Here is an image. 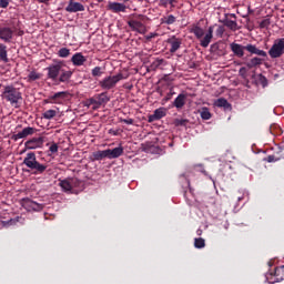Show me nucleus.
<instances>
[{
  "mask_svg": "<svg viewBox=\"0 0 284 284\" xmlns=\"http://www.w3.org/2000/svg\"><path fill=\"white\" fill-rule=\"evenodd\" d=\"M48 79L51 81H58V83H70L73 72L63 69V63L55 62L45 68Z\"/></svg>",
  "mask_w": 284,
  "mask_h": 284,
  "instance_id": "f257e3e1",
  "label": "nucleus"
},
{
  "mask_svg": "<svg viewBox=\"0 0 284 284\" xmlns=\"http://www.w3.org/2000/svg\"><path fill=\"white\" fill-rule=\"evenodd\" d=\"M230 48L234 57H236L237 59H243L245 57V50L246 52H250V54H256L257 57H267V52H265L264 50L257 49L256 44H252V43L243 45L236 42H232L230 44Z\"/></svg>",
  "mask_w": 284,
  "mask_h": 284,
  "instance_id": "f03ea898",
  "label": "nucleus"
},
{
  "mask_svg": "<svg viewBox=\"0 0 284 284\" xmlns=\"http://www.w3.org/2000/svg\"><path fill=\"white\" fill-rule=\"evenodd\" d=\"M23 165H26V168H29V172H32V174L36 175L43 174V172L48 170V165L37 161V153L34 152L27 153L23 160Z\"/></svg>",
  "mask_w": 284,
  "mask_h": 284,
  "instance_id": "7ed1b4c3",
  "label": "nucleus"
},
{
  "mask_svg": "<svg viewBox=\"0 0 284 284\" xmlns=\"http://www.w3.org/2000/svg\"><path fill=\"white\" fill-rule=\"evenodd\" d=\"M2 99L11 103L12 105H17L21 99H23L22 94L19 92V89L14 88V85H6L3 88Z\"/></svg>",
  "mask_w": 284,
  "mask_h": 284,
  "instance_id": "20e7f679",
  "label": "nucleus"
},
{
  "mask_svg": "<svg viewBox=\"0 0 284 284\" xmlns=\"http://www.w3.org/2000/svg\"><path fill=\"white\" fill-rule=\"evenodd\" d=\"M119 81H123V73L108 75L99 82V85L102 90H113Z\"/></svg>",
  "mask_w": 284,
  "mask_h": 284,
  "instance_id": "39448f33",
  "label": "nucleus"
},
{
  "mask_svg": "<svg viewBox=\"0 0 284 284\" xmlns=\"http://www.w3.org/2000/svg\"><path fill=\"white\" fill-rule=\"evenodd\" d=\"M284 54V38L276 39L268 50L271 59H281Z\"/></svg>",
  "mask_w": 284,
  "mask_h": 284,
  "instance_id": "423d86ee",
  "label": "nucleus"
},
{
  "mask_svg": "<svg viewBox=\"0 0 284 284\" xmlns=\"http://www.w3.org/2000/svg\"><path fill=\"white\" fill-rule=\"evenodd\" d=\"M22 207L27 210V212H41L43 210L44 205L38 202H34L30 197L22 199Z\"/></svg>",
  "mask_w": 284,
  "mask_h": 284,
  "instance_id": "0eeeda50",
  "label": "nucleus"
},
{
  "mask_svg": "<svg viewBox=\"0 0 284 284\" xmlns=\"http://www.w3.org/2000/svg\"><path fill=\"white\" fill-rule=\"evenodd\" d=\"M60 187H62L63 192H72V187H79L81 185V181L77 179H71V180H60L59 182Z\"/></svg>",
  "mask_w": 284,
  "mask_h": 284,
  "instance_id": "6e6552de",
  "label": "nucleus"
},
{
  "mask_svg": "<svg viewBox=\"0 0 284 284\" xmlns=\"http://www.w3.org/2000/svg\"><path fill=\"white\" fill-rule=\"evenodd\" d=\"M44 141L42 136L32 138L24 142V150H39V148H43Z\"/></svg>",
  "mask_w": 284,
  "mask_h": 284,
  "instance_id": "1a4fd4ad",
  "label": "nucleus"
},
{
  "mask_svg": "<svg viewBox=\"0 0 284 284\" xmlns=\"http://www.w3.org/2000/svg\"><path fill=\"white\" fill-rule=\"evenodd\" d=\"M0 39L4 43H11L12 39H14V30L10 27H0Z\"/></svg>",
  "mask_w": 284,
  "mask_h": 284,
  "instance_id": "9d476101",
  "label": "nucleus"
},
{
  "mask_svg": "<svg viewBox=\"0 0 284 284\" xmlns=\"http://www.w3.org/2000/svg\"><path fill=\"white\" fill-rule=\"evenodd\" d=\"M65 12H70V13L85 12V6H83V3L81 2L70 0L68 6L65 7Z\"/></svg>",
  "mask_w": 284,
  "mask_h": 284,
  "instance_id": "9b49d317",
  "label": "nucleus"
},
{
  "mask_svg": "<svg viewBox=\"0 0 284 284\" xmlns=\"http://www.w3.org/2000/svg\"><path fill=\"white\" fill-rule=\"evenodd\" d=\"M37 132V129L32 126H27L22 131L18 132L17 134L12 135V141H19V139H28V136H32Z\"/></svg>",
  "mask_w": 284,
  "mask_h": 284,
  "instance_id": "f8f14e48",
  "label": "nucleus"
},
{
  "mask_svg": "<svg viewBox=\"0 0 284 284\" xmlns=\"http://www.w3.org/2000/svg\"><path fill=\"white\" fill-rule=\"evenodd\" d=\"M70 97V93L68 91H60L54 93L53 95H50L49 99L51 103H55L57 105H61L65 99Z\"/></svg>",
  "mask_w": 284,
  "mask_h": 284,
  "instance_id": "ddd939ff",
  "label": "nucleus"
},
{
  "mask_svg": "<svg viewBox=\"0 0 284 284\" xmlns=\"http://www.w3.org/2000/svg\"><path fill=\"white\" fill-rule=\"evenodd\" d=\"M166 114L168 111L165 110V108H159L153 112V114L149 115L148 122L154 123V121H161V119H163V116H165Z\"/></svg>",
  "mask_w": 284,
  "mask_h": 284,
  "instance_id": "4468645a",
  "label": "nucleus"
},
{
  "mask_svg": "<svg viewBox=\"0 0 284 284\" xmlns=\"http://www.w3.org/2000/svg\"><path fill=\"white\" fill-rule=\"evenodd\" d=\"M212 39H214V27H209L206 34L204 38L200 41V45L202 48H207L210 43H212Z\"/></svg>",
  "mask_w": 284,
  "mask_h": 284,
  "instance_id": "2eb2a0df",
  "label": "nucleus"
},
{
  "mask_svg": "<svg viewBox=\"0 0 284 284\" xmlns=\"http://www.w3.org/2000/svg\"><path fill=\"white\" fill-rule=\"evenodd\" d=\"M108 10L119 14V12H125L128 10V6L121 2H109Z\"/></svg>",
  "mask_w": 284,
  "mask_h": 284,
  "instance_id": "dca6fc26",
  "label": "nucleus"
},
{
  "mask_svg": "<svg viewBox=\"0 0 284 284\" xmlns=\"http://www.w3.org/2000/svg\"><path fill=\"white\" fill-rule=\"evenodd\" d=\"M128 26L131 28V30H133V32H139L140 34L145 32V26L139 20H130Z\"/></svg>",
  "mask_w": 284,
  "mask_h": 284,
  "instance_id": "f3484780",
  "label": "nucleus"
},
{
  "mask_svg": "<svg viewBox=\"0 0 284 284\" xmlns=\"http://www.w3.org/2000/svg\"><path fill=\"white\" fill-rule=\"evenodd\" d=\"M85 61H88V59L81 52L73 54L71 58V62L73 63V65H75L78 68L83 65V63H85Z\"/></svg>",
  "mask_w": 284,
  "mask_h": 284,
  "instance_id": "a211bd4d",
  "label": "nucleus"
},
{
  "mask_svg": "<svg viewBox=\"0 0 284 284\" xmlns=\"http://www.w3.org/2000/svg\"><path fill=\"white\" fill-rule=\"evenodd\" d=\"M187 99V95L184 93H180L175 100L173 101V105L174 108H176L178 110L183 109V106L185 105V101Z\"/></svg>",
  "mask_w": 284,
  "mask_h": 284,
  "instance_id": "6ab92c4d",
  "label": "nucleus"
},
{
  "mask_svg": "<svg viewBox=\"0 0 284 284\" xmlns=\"http://www.w3.org/2000/svg\"><path fill=\"white\" fill-rule=\"evenodd\" d=\"M109 159H119L123 154V146H116L114 149H106Z\"/></svg>",
  "mask_w": 284,
  "mask_h": 284,
  "instance_id": "aec40b11",
  "label": "nucleus"
},
{
  "mask_svg": "<svg viewBox=\"0 0 284 284\" xmlns=\"http://www.w3.org/2000/svg\"><path fill=\"white\" fill-rule=\"evenodd\" d=\"M190 32L196 37V39H203L205 37V31L199 24H193Z\"/></svg>",
  "mask_w": 284,
  "mask_h": 284,
  "instance_id": "412c9836",
  "label": "nucleus"
},
{
  "mask_svg": "<svg viewBox=\"0 0 284 284\" xmlns=\"http://www.w3.org/2000/svg\"><path fill=\"white\" fill-rule=\"evenodd\" d=\"M103 159H109L108 150L95 151L91 155V161H103Z\"/></svg>",
  "mask_w": 284,
  "mask_h": 284,
  "instance_id": "4be33fe9",
  "label": "nucleus"
},
{
  "mask_svg": "<svg viewBox=\"0 0 284 284\" xmlns=\"http://www.w3.org/2000/svg\"><path fill=\"white\" fill-rule=\"evenodd\" d=\"M222 23H224V26L226 28H229V30H232V32H236V30H239V23L236 22V20H231L230 18H225Z\"/></svg>",
  "mask_w": 284,
  "mask_h": 284,
  "instance_id": "5701e85b",
  "label": "nucleus"
},
{
  "mask_svg": "<svg viewBox=\"0 0 284 284\" xmlns=\"http://www.w3.org/2000/svg\"><path fill=\"white\" fill-rule=\"evenodd\" d=\"M160 23L162 26H173V23H176V17H174L173 14L162 17L160 19Z\"/></svg>",
  "mask_w": 284,
  "mask_h": 284,
  "instance_id": "b1692460",
  "label": "nucleus"
},
{
  "mask_svg": "<svg viewBox=\"0 0 284 284\" xmlns=\"http://www.w3.org/2000/svg\"><path fill=\"white\" fill-rule=\"evenodd\" d=\"M215 105L216 108H223L224 110H232V104H230L225 98L217 99Z\"/></svg>",
  "mask_w": 284,
  "mask_h": 284,
  "instance_id": "393cba45",
  "label": "nucleus"
},
{
  "mask_svg": "<svg viewBox=\"0 0 284 284\" xmlns=\"http://www.w3.org/2000/svg\"><path fill=\"white\" fill-rule=\"evenodd\" d=\"M0 61L3 63H8V61H10L8 59V47L3 43H0Z\"/></svg>",
  "mask_w": 284,
  "mask_h": 284,
  "instance_id": "a878e982",
  "label": "nucleus"
},
{
  "mask_svg": "<svg viewBox=\"0 0 284 284\" xmlns=\"http://www.w3.org/2000/svg\"><path fill=\"white\" fill-rule=\"evenodd\" d=\"M97 103L98 105H105V103H109L110 101V97H108V92H102L100 94L97 95Z\"/></svg>",
  "mask_w": 284,
  "mask_h": 284,
  "instance_id": "bb28decb",
  "label": "nucleus"
},
{
  "mask_svg": "<svg viewBox=\"0 0 284 284\" xmlns=\"http://www.w3.org/2000/svg\"><path fill=\"white\" fill-rule=\"evenodd\" d=\"M261 63H263V59L255 57L251 59L248 62H246V67L252 69L256 68V65H261Z\"/></svg>",
  "mask_w": 284,
  "mask_h": 284,
  "instance_id": "cd10ccee",
  "label": "nucleus"
},
{
  "mask_svg": "<svg viewBox=\"0 0 284 284\" xmlns=\"http://www.w3.org/2000/svg\"><path fill=\"white\" fill-rule=\"evenodd\" d=\"M200 114L203 121H210V119H212V113H210V109L207 108H202Z\"/></svg>",
  "mask_w": 284,
  "mask_h": 284,
  "instance_id": "c85d7f7f",
  "label": "nucleus"
},
{
  "mask_svg": "<svg viewBox=\"0 0 284 284\" xmlns=\"http://www.w3.org/2000/svg\"><path fill=\"white\" fill-rule=\"evenodd\" d=\"M170 43H171V49H170L171 53L176 52L179 50V48H181V40H179V39H174Z\"/></svg>",
  "mask_w": 284,
  "mask_h": 284,
  "instance_id": "c756f323",
  "label": "nucleus"
},
{
  "mask_svg": "<svg viewBox=\"0 0 284 284\" xmlns=\"http://www.w3.org/2000/svg\"><path fill=\"white\" fill-rule=\"evenodd\" d=\"M19 223V217L11 219L9 221H2L0 222L1 227H10L11 225H17Z\"/></svg>",
  "mask_w": 284,
  "mask_h": 284,
  "instance_id": "7c9ffc66",
  "label": "nucleus"
},
{
  "mask_svg": "<svg viewBox=\"0 0 284 284\" xmlns=\"http://www.w3.org/2000/svg\"><path fill=\"white\" fill-rule=\"evenodd\" d=\"M194 247H196V250H203V247H205V240H203L202 237H195Z\"/></svg>",
  "mask_w": 284,
  "mask_h": 284,
  "instance_id": "2f4dec72",
  "label": "nucleus"
},
{
  "mask_svg": "<svg viewBox=\"0 0 284 284\" xmlns=\"http://www.w3.org/2000/svg\"><path fill=\"white\" fill-rule=\"evenodd\" d=\"M55 116H57V110H53V109L47 110L43 113V119H47L48 121L52 120Z\"/></svg>",
  "mask_w": 284,
  "mask_h": 284,
  "instance_id": "473e14b6",
  "label": "nucleus"
},
{
  "mask_svg": "<svg viewBox=\"0 0 284 284\" xmlns=\"http://www.w3.org/2000/svg\"><path fill=\"white\" fill-rule=\"evenodd\" d=\"M187 123H190L187 119H175L174 121L175 128H186Z\"/></svg>",
  "mask_w": 284,
  "mask_h": 284,
  "instance_id": "72a5a7b5",
  "label": "nucleus"
},
{
  "mask_svg": "<svg viewBox=\"0 0 284 284\" xmlns=\"http://www.w3.org/2000/svg\"><path fill=\"white\" fill-rule=\"evenodd\" d=\"M91 74L94 78L103 77V68L101 67H95L91 70Z\"/></svg>",
  "mask_w": 284,
  "mask_h": 284,
  "instance_id": "f704fd0d",
  "label": "nucleus"
},
{
  "mask_svg": "<svg viewBox=\"0 0 284 284\" xmlns=\"http://www.w3.org/2000/svg\"><path fill=\"white\" fill-rule=\"evenodd\" d=\"M58 55H59L61 59H68V57H70V49H68V48H61V49L58 51Z\"/></svg>",
  "mask_w": 284,
  "mask_h": 284,
  "instance_id": "c9c22d12",
  "label": "nucleus"
},
{
  "mask_svg": "<svg viewBox=\"0 0 284 284\" xmlns=\"http://www.w3.org/2000/svg\"><path fill=\"white\" fill-rule=\"evenodd\" d=\"M257 82L260 83V85H262V88H267V78H265V75L258 74Z\"/></svg>",
  "mask_w": 284,
  "mask_h": 284,
  "instance_id": "e433bc0d",
  "label": "nucleus"
},
{
  "mask_svg": "<svg viewBox=\"0 0 284 284\" xmlns=\"http://www.w3.org/2000/svg\"><path fill=\"white\" fill-rule=\"evenodd\" d=\"M29 81H39L41 79V73H37L36 71H31L28 75Z\"/></svg>",
  "mask_w": 284,
  "mask_h": 284,
  "instance_id": "4c0bfd02",
  "label": "nucleus"
},
{
  "mask_svg": "<svg viewBox=\"0 0 284 284\" xmlns=\"http://www.w3.org/2000/svg\"><path fill=\"white\" fill-rule=\"evenodd\" d=\"M219 50H220L219 42L211 44V47H210L211 54H219Z\"/></svg>",
  "mask_w": 284,
  "mask_h": 284,
  "instance_id": "58836bf2",
  "label": "nucleus"
},
{
  "mask_svg": "<svg viewBox=\"0 0 284 284\" xmlns=\"http://www.w3.org/2000/svg\"><path fill=\"white\" fill-rule=\"evenodd\" d=\"M216 37H223L225 34V27L219 26L216 31H215Z\"/></svg>",
  "mask_w": 284,
  "mask_h": 284,
  "instance_id": "ea45409f",
  "label": "nucleus"
},
{
  "mask_svg": "<svg viewBox=\"0 0 284 284\" xmlns=\"http://www.w3.org/2000/svg\"><path fill=\"white\" fill-rule=\"evenodd\" d=\"M281 159L276 158L275 155H268L264 159L267 163H276V161H280Z\"/></svg>",
  "mask_w": 284,
  "mask_h": 284,
  "instance_id": "a19ab883",
  "label": "nucleus"
},
{
  "mask_svg": "<svg viewBox=\"0 0 284 284\" xmlns=\"http://www.w3.org/2000/svg\"><path fill=\"white\" fill-rule=\"evenodd\" d=\"M49 151L51 152V154H57V152H59V144L53 143L50 145Z\"/></svg>",
  "mask_w": 284,
  "mask_h": 284,
  "instance_id": "79ce46f5",
  "label": "nucleus"
},
{
  "mask_svg": "<svg viewBox=\"0 0 284 284\" xmlns=\"http://www.w3.org/2000/svg\"><path fill=\"white\" fill-rule=\"evenodd\" d=\"M120 123H125L126 125H134V119H121Z\"/></svg>",
  "mask_w": 284,
  "mask_h": 284,
  "instance_id": "37998d69",
  "label": "nucleus"
},
{
  "mask_svg": "<svg viewBox=\"0 0 284 284\" xmlns=\"http://www.w3.org/2000/svg\"><path fill=\"white\" fill-rule=\"evenodd\" d=\"M172 97H174V91H172V89H171L170 92L163 99V101L168 102L172 99Z\"/></svg>",
  "mask_w": 284,
  "mask_h": 284,
  "instance_id": "c03bdc74",
  "label": "nucleus"
},
{
  "mask_svg": "<svg viewBox=\"0 0 284 284\" xmlns=\"http://www.w3.org/2000/svg\"><path fill=\"white\" fill-rule=\"evenodd\" d=\"M10 6V0H0V8H8Z\"/></svg>",
  "mask_w": 284,
  "mask_h": 284,
  "instance_id": "a18cd8bd",
  "label": "nucleus"
},
{
  "mask_svg": "<svg viewBox=\"0 0 284 284\" xmlns=\"http://www.w3.org/2000/svg\"><path fill=\"white\" fill-rule=\"evenodd\" d=\"M267 26H270V20L267 19L262 20L260 23V28H267Z\"/></svg>",
  "mask_w": 284,
  "mask_h": 284,
  "instance_id": "49530a36",
  "label": "nucleus"
},
{
  "mask_svg": "<svg viewBox=\"0 0 284 284\" xmlns=\"http://www.w3.org/2000/svg\"><path fill=\"white\" fill-rule=\"evenodd\" d=\"M98 99L97 98H91L88 100V105H98Z\"/></svg>",
  "mask_w": 284,
  "mask_h": 284,
  "instance_id": "de8ad7c7",
  "label": "nucleus"
},
{
  "mask_svg": "<svg viewBox=\"0 0 284 284\" xmlns=\"http://www.w3.org/2000/svg\"><path fill=\"white\" fill-rule=\"evenodd\" d=\"M165 60H163V59H156L155 60V65H156V68H159V65H163V62H164Z\"/></svg>",
  "mask_w": 284,
  "mask_h": 284,
  "instance_id": "09e8293b",
  "label": "nucleus"
},
{
  "mask_svg": "<svg viewBox=\"0 0 284 284\" xmlns=\"http://www.w3.org/2000/svg\"><path fill=\"white\" fill-rule=\"evenodd\" d=\"M181 178L185 180V186L190 187V180H186L185 175H181Z\"/></svg>",
  "mask_w": 284,
  "mask_h": 284,
  "instance_id": "8fccbe9b",
  "label": "nucleus"
},
{
  "mask_svg": "<svg viewBox=\"0 0 284 284\" xmlns=\"http://www.w3.org/2000/svg\"><path fill=\"white\" fill-rule=\"evenodd\" d=\"M154 37H156V33H150L146 39L148 41H150V39H154Z\"/></svg>",
  "mask_w": 284,
  "mask_h": 284,
  "instance_id": "3c124183",
  "label": "nucleus"
},
{
  "mask_svg": "<svg viewBox=\"0 0 284 284\" xmlns=\"http://www.w3.org/2000/svg\"><path fill=\"white\" fill-rule=\"evenodd\" d=\"M37 1H38V3L48 4V3H50V1H52V0H37Z\"/></svg>",
  "mask_w": 284,
  "mask_h": 284,
  "instance_id": "603ef678",
  "label": "nucleus"
},
{
  "mask_svg": "<svg viewBox=\"0 0 284 284\" xmlns=\"http://www.w3.org/2000/svg\"><path fill=\"white\" fill-rule=\"evenodd\" d=\"M109 134H113V136H116L118 132L113 129H110L109 130Z\"/></svg>",
  "mask_w": 284,
  "mask_h": 284,
  "instance_id": "864d4df0",
  "label": "nucleus"
},
{
  "mask_svg": "<svg viewBox=\"0 0 284 284\" xmlns=\"http://www.w3.org/2000/svg\"><path fill=\"white\" fill-rule=\"evenodd\" d=\"M224 230H230V222L224 223Z\"/></svg>",
  "mask_w": 284,
  "mask_h": 284,
  "instance_id": "5fc2aeb1",
  "label": "nucleus"
},
{
  "mask_svg": "<svg viewBox=\"0 0 284 284\" xmlns=\"http://www.w3.org/2000/svg\"><path fill=\"white\" fill-rule=\"evenodd\" d=\"M229 17H230L231 19H234V21H236V16H235L234 13H230Z\"/></svg>",
  "mask_w": 284,
  "mask_h": 284,
  "instance_id": "6e6d98bb",
  "label": "nucleus"
},
{
  "mask_svg": "<svg viewBox=\"0 0 284 284\" xmlns=\"http://www.w3.org/2000/svg\"><path fill=\"white\" fill-rule=\"evenodd\" d=\"M196 234H197V236H201V235L203 234V230L199 229V230L196 231Z\"/></svg>",
  "mask_w": 284,
  "mask_h": 284,
  "instance_id": "4d7b16f0",
  "label": "nucleus"
},
{
  "mask_svg": "<svg viewBox=\"0 0 284 284\" xmlns=\"http://www.w3.org/2000/svg\"><path fill=\"white\" fill-rule=\"evenodd\" d=\"M168 3H170V6H172V3H174V0H168Z\"/></svg>",
  "mask_w": 284,
  "mask_h": 284,
  "instance_id": "13d9d810",
  "label": "nucleus"
},
{
  "mask_svg": "<svg viewBox=\"0 0 284 284\" xmlns=\"http://www.w3.org/2000/svg\"><path fill=\"white\" fill-rule=\"evenodd\" d=\"M19 37H23V31H19Z\"/></svg>",
  "mask_w": 284,
  "mask_h": 284,
  "instance_id": "bf43d9fd",
  "label": "nucleus"
},
{
  "mask_svg": "<svg viewBox=\"0 0 284 284\" xmlns=\"http://www.w3.org/2000/svg\"><path fill=\"white\" fill-rule=\"evenodd\" d=\"M119 1H122V3H128V1L130 0H119Z\"/></svg>",
  "mask_w": 284,
  "mask_h": 284,
  "instance_id": "052dcab7",
  "label": "nucleus"
},
{
  "mask_svg": "<svg viewBox=\"0 0 284 284\" xmlns=\"http://www.w3.org/2000/svg\"><path fill=\"white\" fill-rule=\"evenodd\" d=\"M270 284H274V283H278V280L274 281V282H268Z\"/></svg>",
  "mask_w": 284,
  "mask_h": 284,
  "instance_id": "680f3d73",
  "label": "nucleus"
},
{
  "mask_svg": "<svg viewBox=\"0 0 284 284\" xmlns=\"http://www.w3.org/2000/svg\"><path fill=\"white\" fill-rule=\"evenodd\" d=\"M240 70L245 72V68L244 67H242Z\"/></svg>",
  "mask_w": 284,
  "mask_h": 284,
  "instance_id": "e2e57ef3",
  "label": "nucleus"
},
{
  "mask_svg": "<svg viewBox=\"0 0 284 284\" xmlns=\"http://www.w3.org/2000/svg\"><path fill=\"white\" fill-rule=\"evenodd\" d=\"M237 201H243V197H237Z\"/></svg>",
  "mask_w": 284,
  "mask_h": 284,
  "instance_id": "0e129e2a",
  "label": "nucleus"
},
{
  "mask_svg": "<svg viewBox=\"0 0 284 284\" xmlns=\"http://www.w3.org/2000/svg\"><path fill=\"white\" fill-rule=\"evenodd\" d=\"M202 172H203V174L207 175V172H205V170H203Z\"/></svg>",
  "mask_w": 284,
  "mask_h": 284,
  "instance_id": "69168bd1",
  "label": "nucleus"
},
{
  "mask_svg": "<svg viewBox=\"0 0 284 284\" xmlns=\"http://www.w3.org/2000/svg\"><path fill=\"white\" fill-rule=\"evenodd\" d=\"M139 18H140V19H143V14H140Z\"/></svg>",
  "mask_w": 284,
  "mask_h": 284,
  "instance_id": "338daca9",
  "label": "nucleus"
},
{
  "mask_svg": "<svg viewBox=\"0 0 284 284\" xmlns=\"http://www.w3.org/2000/svg\"><path fill=\"white\" fill-rule=\"evenodd\" d=\"M103 0H98L99 3H102Z\"/></svg>",
  "mask_w": 284,
  "mask_h": 284,
  "instance_id": "774afa93",
  "label": "nucleus"
}]
</instances>
